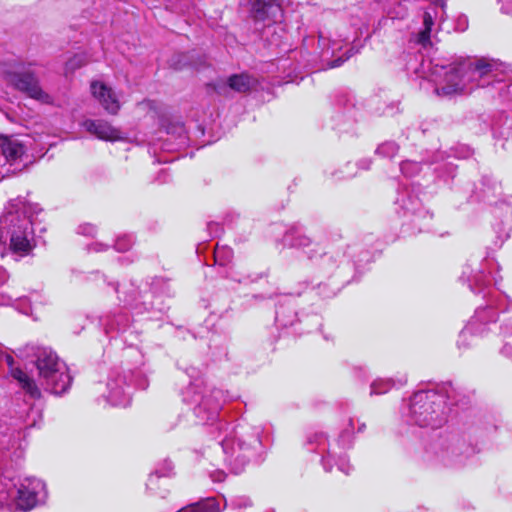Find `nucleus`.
Returning <instances> with one entry per match:
<instances>
[{
	"instance_id": "nucleus-1",
	"label": "nucleus",
	"mask_w": 512,
	"mask_h": 512,
	"mask_svg": "<svg viewBox=\"0 0 512 512\" xmlns=\"http://www.w3.org/2000/svg\"><path fill=\"white\" fill-rule=\"evenodd\" d=\"M426 69L427 78L434 84V92L439 97L450 98L470 93L476 88L490 85L496 80L500 65L487 58H461L445 64L441 60H431Z\"/></svg>"
},
{
	"instance_id": "nucleus-2",
	"label": "nucleus",
	"mask_w": 512,
	"mask_h": 512,
	"mask_svg": "<svg viewBox=\"0 0 512 512\" xmlns=\"http://www.w3.org/2000/svg\"><path fill=\"white\" fill-rule=\"evenodd\" d=\"M457 391L449 385L415 392L401 408V416L409 425L439 428L446 423L451 405H460Z\"/></svg>"
},
{
	"instance_id": "nucleus-3",
	"label": "nucleus",
	"mask_w": 512,
	"mask_h": 512,
	"mask_svg": "<svg viewBox=\"0 0 512 512\" xmlns=\"http://www.w3.org/2000/svg\"><path fill=\"white\" fill-rule=\"evenodd\" d=\"M40 211L36 204L22 198L11 200L0 217V240H9L11 250L27 255L34 246L32 216Z\"/></svg>"
},
{
	"instance_id": "nucleus-4",
	"label": "nucleus",
	"mask_w": 512,
	"mask_h": 512,
	"mask_svg": "<svg viewBox=\"0 0 512 512\" xmlns=\"http://www.w3.org/2000/svg\"><path fill=\"white\" fill-rule=\"evenodd\" d=\"M213 433H216L215 439L225 455L226 465L232 473H241L249 462L251 447L258 442L260 429L245 422L231 425L221 420Z\"/></svg>"
},
{
	"instance_id": "nucleus-5",
	"label": "nucleus",
	"mask_w": 512,
	"mask_h": 512,
	"mask_svg": "<svg viewBox=\"0 0 512 512\" xmlns=\"http://www.w3.org/2000/svg\"><path fill=\"white\" fill-rule=\"evenodd\" d=\"M20 355L33 363L38 370L40 386L55 395L65 393L71 385V376L64 362L47 347L28 344L19 349Z\"/></svg>"
},
{
	"instance_id": "nucleus-6",
	"label": "nucleus",
	"mask_w": 512,
	"mask_h": 512,
	"mask_svg": "<svg viewBox=\"0 0 512 512\" xmlns=\"http://www.w3.org/2000/svg\"><path fill=\"white\" fill-rule=\"evenodd\" d=\"M186 373L193 381L182 392L183 402L189 406L197 423L213 424L222 408V391L207 387L194 368L187 369Z\"/></svg>"
},
{
	"instance_id": "nucleus-7",
	"label": "nucleus",
	"mask_w": 512,
	"mask_h": 512,
	"mask_svg": "<svg viewBox=\"0 0 512 512\" xmlns=\"http://www.w3.org/2000/svg\"><path fill=\"white\" fill-rule=\"evenodd\" d=\"M484 298L485 305L475 310L474 315L461 331L458 339L459 347L468 346L466 341L469 336H486L491 331V327L496 325L498 314L512 307V300L497 289H489L484 294Z\"/></svg>"
},
{
	"instance_id": "nucleus-8",
	"label": "nucleus",
	"mask_w": 512,
	"mask_h": 512,
	"mask_svg": "<svg viewBox=\"0 0 512 512\" xmlns=\"http://www.w3.org/2000/svg\"><path fill=\"white\" fill-rule=\"evenodd\" d=\"M0 74L9 85L30 98L43 104L53 103V97L41 88L38 77L31 69V64L21 62L2 64Z\"/></svg>"
},
{
	"instance_id": "nucleus-9",
	"label": "nucleus",
	"mask_w": 512,
	"mask_h": 512,
	"mask_svg": "<svg viewBox=\"0 0 512 512\" xmlns=\"http://www.w3.org/2000/svg\"><path fill=\"white\" fill-rule=\"evenodd\" d=\"M428 451L435 462L446 467H457L465 463L469 447L460 437L445 435L437 438Z\"/></svg>"
},
{
	"instance_id": "nucleus-10",
	"label": "nucleus",
	"mask_w": 512,
	"mask_h": 512,
	"mask_svg": "<svg viewBox=\"0 0 512 512\" xmlns=\"http://www.w3.org/2000/svg\"><path fill=\"white\" fill-rule=\"evenodd\" d=\"M252 15L256 22H263L267 27L265 34L271 33V45L280 46L278 31L283 32L280 26L283 19V10L279 0H251Z\"/></svg>"
},
{
	"instance_id": "nucleus-11",
	"label": "nucleus",
	"mask_w": 512,
	"mask_h": 512,
	"mask_svg": "<svg viewBox=\"0 0 512 512\" xmlns=\"http://www.w3.org/2000/svg\"><path fill=\"white\" fill-rule=\"evenodd\" d=\"M8 489L16 507L22 511L33 509L47 498L45 483L34 477H25Z\"/></svg>"
},
{
	"instance_id": "nucleus-12",
	"label": "nucleus",
	"mask_w": 512,
	"mask_h": 512,
	"mask_svg": "<svg viewBox=\"0 0 512 512\" xmlns=\"http://www.w3.org/2000/svg\"><path fill=\"white\" fill-rule=\"evenodd\" d=\"M394 204L398 214L412 217L411 222L418 226L419 232L429 229L433 215L422 207L421 200L412 190H400Z\"/></svg>"
},
{
	"instance_id": "nucleus-13",
	"label": "nucleus",
	"mask_w": 512,
	"mask_h": 512,
	"mask_svg": "<svg viewBox=\"0 0 512 512\" xmlns=\"http://www.w3.org/2000/svg\"><path fill=\"white\" fill-rule=\"evenodd\" d=\"M358 33L362 34L361 28L355 32L354 40L351 47L341 56H338V52L342 50L343 44L347 43L348 37H343L341 34L332 37L331 35L325 36L323 32L319 33V46L322 49V57L327 59L328 57H334V59L328 64L330 68H336L341 66L350 57L360 51L361 44L357 43Z\"/></svg>"
},
{
	"instance_id": "nucleus-14",
	"label": "nucleus",
	"mask_w": 512,
	"mask_h": 512,
	"mask_svg": "<svg viewBox=\"0 0 512 512\" xmlns=\"http://www.w3.org/2000/svg\"><path fill=\"white\" fill-rule=\"evenodd\" d=\"M354 434V419L348 418L343 426V429L339 435V438L330 443L323 433H316L308 437V444L312 450L317 453L327 451L329 455L336 454V447L341 449H348L352 445Z\"/></svg>"
},
{
	"instance_id": "nucleus-15",
	"label": "nucleus",
	"mask_w": 512,
	"mask_h": 512,
	"mask_svg": "<svg viewBox=\"0 0 512 512\" xmlns=\"http://www.w3.org/2000/svg\"><path fill=\"white\" fill-rule=\"evenodd\" d=\"M107 394L103 395V400L112 406L126 407L131 402L130 385L127 382V376L118 370L110 373L107 384Z\"/></svg>"
},
{
	"instance_id": "nucleus-16",
	"label": "nucleus",
	"mask_w": 512,
	"mask_h": 512,
	"mask_svg": "<svg viewBox=\"0 0 512 512\" xmlns=\"http://www.w3.org/2000/svg\"><path fill=\"white\" fill-rule=\"evenodd\" d=\"M283 241L285 245L302 249L309 259H314L323 254L321 245L312 241L298 228L288 230L283 237Z\"/></svg>"
},
{
	"instance_id": "nucleus-17",
	"label": "nucleus",
	"mask_w": 512,
	"mask_h": 512,
	"mask_svg": "<svg viewBox=\"0 0 512 512\" xmlns=\"http://www.w3.org/2000/svg\"><path fill=\"white\" fill-rule=\"evenodd\" d=\"M6 363L9 367V373L11 377L17 381L21 389L32 399H38L41 397V390L38 384L33 378H31L21 368L14 365V359L12 356L6 357Z\"/></svg>"
},
{
	"instance_id": "nucleus-18",
	"label": "nucleus",
	"mask_w": 512,
	"mask_h": 512,
	"mask_svg": "<svg viewBox=\"0 0 512 512\" xmlns=\"http://www.w3.org/2000/svg\"><path fill=\"white\" fill-rule=\"evenodd\" d=\"M26 153L25 145L17 138L1 136L0 137V163L14 164L21 161Z\"/></svg>"
},
{
	"instance_id": "nucleus-19",
	"label": "nucleus",
	"mask_w": 512,
	"mask_h": 512,
	"mask_svg": "<svg viewBox=\"0 0 512 512\" xmlns=\"http://www.w3.org/2000/svg\"><path fill=\"white\" fill-rule=\"evenodd\" d=\"M91 92L108 113L116 114L120 109L115 93L103 82L93 81L91 83Z\"/></svg>"
},
{
	"instance_id": "nucleus-20",
	"label": "nucleus",
	"mask_w": 512,
	"mask_h": 512,
	"mask_svg": "<svg viewBox=\"0 0 512 512\" xmlns=\"http://www.w3.org/2000/svg\"><path fill=\"white\" fill-rule=\"evenodd\" d=\"M81 125L87 132L101 140L116 141L122 138L120 130L104 120L86 119Z\"/></svg>"
},
{
	"instance_id": "nucleus-21",
	"label": "nucleus",
	"mask_w": 512,
	"mask_h": 512,
	"mask_svg": "<svg viewBox=\"0 0 512 512\" xmlns=\"http://www.w3.org/2000/svg\"><path fill=\"white\" fill-rule=\"evenodd\" d=\"M460 280L466 282L469 289L474 293L484 291L487 282L485 274L480 270H474L470 265L463 268Z\"/></svg>"
},
{
	"instance_id": "nucleus-22",
	"label": "nucleus",
	"mask_w": 512,
	"mask_h": 512,
	"mask_svg": "<svg viewBox=\"0 0 512 512\" xmlns=\"http://www.w3.org/2000/svg\"><path fill=\"white\" fill-rule=\"evenodd\" d=\"M173 470V464L169 460H164L163 463L159 465V467L155 470L154 473L150 474L147 481V488L151 490L153 493L159 495L161 498H165L168 494L167 489H163L160 492H157V486L160 478L168 477Z\"/></svg>"
},
{
	"instance_id": "nucleus-23",
	"label": "nucleus",
	"mask_w": 512,
	"mask_h": 512,
	"mask_svg": "<svg viewBox=\"0 0 512 512\" xmlns=\"http://www.w3.org/2000/svg\"><path fill=\"white\" fill-rule=\"evenodd\" d=\"M346 449H341L336 447V454L329 455L327 451H324L320 453L322 455V464L326 471H330L332 468L331 462H335L338 466V469L345 473L349 474L352 470L351 465L349 464V461L346 459V456L344 455V451Z\"/></svg>"
},
{
	"instance_id": "nucleus-24",
	"label": "nucleus",
	"mask_w": 512,
	"mask_h": 512,
	"mask_svg": "<svg viewBox=\"0 0 512 512\" xmlns=\"http://www.w3.org/2000/svg\"><path fill=\"white\" fill-rule=\"evenodd\" d=\"M407 383V376L401 375L397 378H379L372 382L370 395H382L394 387H402Z\"/></svg>"
},
{
	"instance_id": "nucleus-25",
	"label": "nucleus",
	"mask_w": 512,
	"mask_h": 512,
	"mask_svg": "<svg viewBox=\"0 0 512 512\" xmlns=\"http://www.w3.org/2000/svg\"><path fill=\"white\" fill-rule=\"evenodd\" d=\"M227 83L232 90L247 93L256 87L257 80L247 73H241L230 76Z\"/></svg>"
},
{
	"instance_id": "nucleus-26",
	"label": "nucleus",
	"mask_w": 512,
	"mask_h": 512,
	"mask_svg": "<svg viewBox=\"0 0 512 512\" xmlns=\"http://www.w3.org/2000/svg\"><path fill=\"white\" fill-rule=\"evenodd\" d=\"M101 322L107 333L110 331H125L130 325V317L126 312H119L107 315Z\"/></svg>"
},
{
	"instance_id": "nucleus-27",
	"label": "nucleus",
	"mask_w": 512,
	"mask_h": 512,
	"mask_svg": "<svg viewBox=\"0 0 512 512\" xmlns=\"http://www.w3.org/2000/svg\"><path fill=\"white\" fill-rule=\"evenodd\" d=\"M177 512H220V505L215 498L211 497L197 503L187 505Z\"/></svg>"
},
{
	"instance_id": "nucleus-28",
	"label": "nucleus",
	"mask_w": 512,
	"mask_h": 512,
	"mask_svg": "<svg viewBox=\"0 0 512 512\" xmlns=\"http://www.w3.org/2000/svg\"><path fill=\"white\" fill-rule=\"evenodd\" d=\"M150 297V293L141 294V292H137V295H129V299H125V303L137 313H141L143 310H149L146 300Z\"/></svg>"
},
{
	"instance_id": "nucleus-29",
	"label": "nucleus",
	"mask_w": 512,
	"mask_h": 512,
	"mask_svg": "<svg viewBox=\"0 0 512 512\" xmlns=\"http://www.w3.org/2000/svg\"><path fill=\"white\" fill-rule=\"evenodd\" d=\"M276 322L283 327L292 326L296 320V313L291 306H281L276 310Z\"/></svg>"
},
{
	"instance_id": "nucleus-30",
	"label": "nucleus",
	"mask_w": 512,
	"mask_h": 512,
	"mask_svg": "<svg viewBox=\"0 0 512 512\" xmlns=\"http://www.w3.org/2000/svg\"><path fill=\"white\" fill-rule=\"evenodd\" d=\"M233 257V251L227 246L217 245L214 249V260L215 263L220 266L227 265Z\"/></svg>"
},
{
	"instance_id": "nucleus-31",
	"label": "nucleus",
	"mask_w": 512,
	"mask_h": 512,
	"mask_svg": "<svg viewBox=\"0 0 512 512\" xmlns=\"http://www.w3.org/2000/svg\"><path fill=\"white\" fill-rule=\"evenodd\" d=\"M423 25L424 28L419 33V42L422 45H426L430 41V34L432 30V26L434 25L433 16L429 12H425L423 15Z\"/></svg>"
},
{
	"instance_id": "nucleus-32",
	"label": "nucleus",
	"mask_w": 512,
	"mask_h": 512,
	"mask_svg": "<svg viewBox=\"0 0 512 512\" xmlns=\"http://www.w3.org/2000/svg\"><path fill=\"white\" fill-rule=\"evenodd\" d=\"M399 150V146L393 141L382 143L376 150L377 154L383 157H394Z\"/></svg>"
},
{
	"instance_id": "nucleus-33",
	"label": "nucleus",
	"mask_w": 512,
	"mask_h": 512,
	"mask_svg": "<svg viewBox=\"0 0 512 512\" xmlns=\"http://www.w3.org/2000/svg\"><path fill=\"white\" fill-rule=\"evenodd\" d=\"M167 133L171 134L172 136H176V138L179 139L180 145L186 144V131L183 124H171L169 127H167Z\"/></svg>"
},
{
	"instance_id": "nucleus-34",
	"label": "nucleus",
	"mask_w": 512,
	"mask_h": 512,
	"mask_svg": "<svg viewBox=\"0 0 512 512\" xmlns=\"http://www.w3.org/2000/svg\"><path fill=\"white\" fill-rule=\"evenodd\" d=\"M134 243V239L131 235H122L115 241V249L119 252H125L129 250Z\"/></svg>"
},
{
	"instance_id": "nucleus-35",
	"label": "nucleus",
	"mask_w": 512,
	"mask_h": 512,
	"mask_svg": "<svg viewBox=\"0 0 512 512\" xmlns=\"http://www.w3.org/2000/svg\"><path fill=\"white\" fill-rule=\"evenodd\" d=\"M401 172L408 177H412L420 171V164L414 161H404L400 165Z\"/></svg>"
},
{
	"instance_id": "nucleus-36",
	"label": "nucleus",
	"mask_w": 512,
	"mask_h": 512,
	"mask_svg": "<svg viewBox=\"0 0 512 512\" xmlns=\"http://www.w3.org/2000/svg\"><path fill=\"white\" fill-rule=\"evenodd\" d=\"M85 64L84 57L82 55H75L66 63L67 70H75Z\"/></svg>"
},
{
	"instance_id": "nucleus-37",
	"label": "nucleus",
	"mask_w": 512,
	"mask_h": 512,
	"mask_svg": "<svg viewBox=\"0 0 512 512\" xmlns=\"http://www.w3.org/2000/svg\"><path fill=\"white\" fill-rule=\"evenodd\" d=\"M11 499V492L9 491L8 486L6 485V488L4 490H0V509L5 506H10Z\"/></svg>"
},
{
	"instance_id": "nucleus-38",
	"label": "nucleus",
	"mask_w": 512,
	"mask_h": 512,
	"mask_svg": "<svg viewBox=\"0 0 512 512\" xmlns=\"http://www.w3.org/2000/svg\"><path fill=\"white\" fill-rule=\"evenodd\" d=\"M78 233L86 236H94L96 233V227L92 224H82L78 227Z\"/></svg>"
},
{
	"instance_id": "nucleus-39",
	"label": "nucleus",
	"mask_w": 512,
	"mask_h": 512,
	"mask_svg": "<svg viewBox=\"0 0 512 512\" xmlns=\"http://www.w3.org/2000/svg\"><path fill=\"white\" fill-rule=\"evenodd\" d=\"M232 505L236 508L251 506V501L245 497H239L232 501Z\"/></svg>"
},
{
	"instance_id": "nucleus-40",
	"label": "nucleus",
	"mask_w": 512,
	"mask_h": 512,
	"mask_svg": "<svg viewBox=\"0 0 512 512\" xmlns=\"http://www.w3.org/2000/svg\"><path fill=\"white\" fill-rule=\"evenodd\" d=\"M501 9L507 14H512V0H506L503 2Z\"/></svg>"
},
{
	"instance_id": "nucleus-41",
	"label": "nucleus",
	"mask_w": 512,
	"mask_h": 512,
	"mask_svg": "<svg viewBox=\"0 0 512 512\" xmlns=\"http://www.w3.org/2000/svg\"><path fill=\"white\" fill-rule=\"evenodd\" d=\"M8 280V274L3 267H0V285L4 284Z\"/></svg>"
},
{
	"instance_id": "nucleus-42",
	"label": "nucleus",
	"mask_w": 512,
	"mask_h": 512,
	"mask_svg": "<svg viewBox=\"0 0 512 512\" xmlns=\"http://www.w3.org/2000/svg\"><path fill=\"white\" fill-rule=\"evenodd\" d=\"M225 478V474L222 471L217 472L216 474L212 475V479L215 482H221Z\"/></svg>"
},
{
	"instance_id": "nucleus-43",
	"label": "nucleus",
	"mask_w": 512,
	"mask_h": 512,
	"mask_svg": "<svg viewBox=\"0 0 512 512\" xmlns=\"http://www.w3.org/2000/svg\"><path fill=\"white\" fill-rule=\"evenodd\" d=\"M104 249H105V246L101 243H95L92 245V250L95 252H100V251H103Z\"/></svg>"
},
{
	"instance_id": "nucleus-44",
	"label": "nucleus",
	"mask_w": 512,
	"mask_h": 512,
	"mask_svg": "<svg viewBox=\"0 0 512 512\" xmlns=\"http://www.w3.org/2000/svg\"><path fill=\"white\" fill-rule=\"evenodd\" d=\"M500 328H501V330L503 331L504 335H506L507 333H509V330H510V329H508V327H507V325H506V324L502 325Z\"/></svg>"
},
{
	"instance_id": "nucleus-45",
	"label": "nucleus",
	"mask_w": 512,
	"mask_h": 512,
	"mask_svg": "<svg viewBox=\"0 0 512 512\" xmlns=\"http://www.w3.org/2000/svg\"><path fill=\"white\" fill-rule=\"evenodd\" d=\"M366 428V425L365 423H360L359 426H358V432L361 433L365 430Z\"/></svg>"
},
{
	"instance_id": "nucleus-46",
	"label": "nucleus",
	"mask_w": 512,
	"mask_h": 512,
	"mask_svg": "<svg viewBox=\"0 0 512 512\" xmlns=\"http://www.w3.org/2000/svg\"><path fill=\"white\" fill-rule=\"evenodd\" d=\"M446 166L449 168V174L452 175L454 169L452 163L449 162L446 164Z\"/></svg>"
},
{
	"instance_id": "nucleus-47",
	"label": "nucleus",
	"mask_w": 512,
	"mask_h": 512,
	"mask_svg": "<svg viewBox=\"0 0 512 512\" xmlns=\"http://www.w3.org/2000/svg\"><path fill=\"white\" fill-rule=\"evenodd\" d=\"M361 164H363V168L364 169H368L369 168V165H370V162L365 160V161H362Z\"/></svg>"
},
{
	"instance_id": "nucleus-48",
	"label": "nucleus",
	"mask_w": 512,
	"mask_h": 512,
	"mask_svg": "<svg viewBox=\"0 0 512 512\" xmlns=\"http://www.w3.org/2000/svg\"><path fill=\"white\" fill-rule=\"evenodd\" d=\"M437 4L441 5V6H444V0H438L437 1Z\"/></svg>"
},
{
	"instance_id": "nucleus-49",
	"label": "nucleus",
	"mask_w": 512,
	"mask_h": 512,
	"mask_svg": "<svg viewBox=\"0 0 512 512\" xmlns=\"http://www.w3.org/2000/svg\"><path fill=\"white\" fill-rule=\"evenodd\" d=\"M503 353L508 354V351H507V345H505V346H504V348H503Z\"/></svg>"
},
{
	"instance_id": "nucleus-50",
	"label": "nucleus",
	"mask_w": 512,
	"mask_h": 512,
	"mask_svg": "<svg viewBox=\"0 0 512 512\" xmlns=\"http://www.w3.org/2000/svg\"><path fill=\"white\" fill-rule=\"evenodd\" d=\"M36 424L35 420H33V422L29 423L28 425L29 426H34Z\"/></svg>"
},
{
	"instance_id": "nucleus-51",
	"label": "nucleus",
	"mask_w": 512,
	"mask_h": 512,
	"mask_svg": "<svg viewBox=\"0 0 512 512\" xmlns=\"http://www.w3.org/2000/svg\"><path fill=\"white\" fill-rule=\"evenodd\" d=\"M22 312H23V313H25V314H28L29 309H25V310H23Z\"/></svg>"
},
{
	"instance_id": "nucleus-52",
	"label": "nucleus",
	"mask_w": 512,
	"mask_h": 512,
	"mask_svg": "<svg viewBox=\"0 0 512 512\" xmlns=\"http://www.w3.org/2000/svg\"><path fill=\"white\" fill-rule=\"evenodd\" d=\"M37 417L41 418V415L36 411Z\"/></svg>"
}]
</instances>
